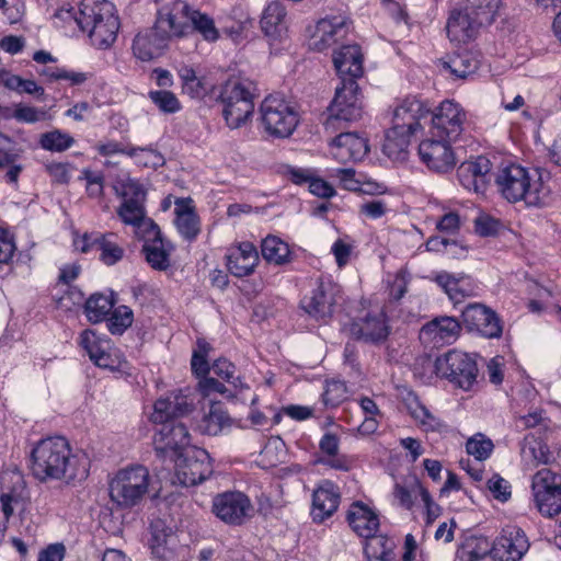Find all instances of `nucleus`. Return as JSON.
Wrapping results in <instances>:
<instances>
[{"label": "nucleus", "instance_id": "f257e3e1", "mask_svg": "<svg viewBox=\"0 0 561 561\" xmlns=\"http://www.w3.org/2000/svg\"><path fill=\"white\" fill-rule=\"evenodd\" d=\"M88 458L73 453L62 436L41 439L31 453L32 474L41 482L51 480L67 484L84 480L89 474Z\"/></svg>", "mask_w": 561, "mask_h": 561}, {"label": "nucleus", "instance_id": "f03ea898", "mask_svg": "<svg viewBox=\"0 0 561 561\" xmlns=\"http://www.w3.org/2000/svg\"><path fill=\"white\" fill-rule=\"evenodd\" d=\"M55 18L65 23L73 21L88 33L92 45L98 48L110 47L115 42L119 30L115 7L107 0H82L78 10L72 7H62L55 13Z\"/></svg>", "mask_w": 561, "mask_h": 561}, {"label": "nucleus", "instance_id": "7ed1b4c3", "mask_svg": "<svg viewBox=\"0 0 561 561\" xmlns=\"http://www.w3.org/2000/svg\"><path fill=\"white\" fill-rule=\"evenodd\" d=\"M495 183L503 197L508 202L524 201L528 206L545 205L550 192L538 171L529 173L517 164L501 169L495 178Z\"/></svg>", "mask_w": 561, "mask_h": 561}, {"label": "nucleus", "instance_id": "20e7f679", "mask_svg": "<svg viewBox=\"0 0 561 561\" xmlns=\"http://www.w3.org/2000/svg\"><path fill=\"white\" fill-rule=\"evenodd\" d=\"M428 111L424 104L416 99H407L393 113V126L386 133L382 144V151L392 160H404L407 149L410 145V137L421 126Z\"/></svg>", "mask_w": 561, "mask_h": 561}, {"label": "nucleus", "instance_id": "39448f33", "mask_svg": "<svg viewBox=\"0 0 561 561\" xmlns=\"http://www.w3.org/2000/svg\"><path fill=\"white\" fill-rule=\"evenodd\" d=\"M150 485L149 470L130 466L118 470L108 484L110 497L118 507L127 510L141 504Z\"/></svg>", "mask_w": 561, "mask_h": 561}, {"label": "nucleus", "instance_id": "423d86ee", "mask_svg": "<svg viewBox=\"0 0 561 561\" xmlns=\"http://www.w3.org/2000/svg\"><path fill=\"white\" fill-rule=\"evenodd\" d=\"M363 105L357 81L343 78L335 89V95L328 106V116L323 123L327 131H336L343 124L355 122L362 117Z\"/></svg>", "mask_w": 561, "mask_h": 561}, {"label": "nucleus", "instance_id": "0eeeda50", "mask_svg": "<svg viewBox=\"0 0 561 561\" xmlns=\"http://www.w3.org/2000/svg\"><path fill=\"white\" fill-rule=\"evenodd\" d=\"M260 112L265 130L276 137L290 136L299 122L295 106L280 94L266 96Z\"/></svg>", "mask_w": 561, "mask_h": 561}, {"label": "nucleus", "instance_id": "6e6552de", "mask_svg": "<svg viewBox=\"0 0 561 561\" xmlns=\"http://www.w3.org/2000/svg\"><path fill=\"white\" fill-rule=\"evenodd\" d=\"M222 115L230 128L241 127L253 114V94L250 83L239 80L228 81L221 90Z\"/></svg>", "mask_w": 561, "mask_h": 561}, {"label": "nucleus", "instance_id": "1a4fd4ad", "mask_svg": "<svg viewBox=\"0 0 561 561\" xmlns=\"http://www.w3.org/2000/svg\"><path fill=\"white\" fill-rule=\"evenodd\" d=\"M435 373L463 390H470L477 382L478 366L469 354L451 350L435 360Z\"/></svg>", "mask_w": 561, "mask_h": 561}, {"label": "nucleus", "instance_id": "9d476101", "mask_svg": "<svg viewBox=\"0 0 561 561\" xmlns=\"http://www.w3.org/2000/svg\"><path fill=\"white\" fill-rule=\"evenodd\" d=\"M114 191L123 199L117 208V216L125 225L136 227L147 218L145 207L147 193L137 180L130 178L118 180Z\"/></svg>", "mask_w": 561, "mask_h": 561}, {"label": "nucleus", "instance_id": "9b49d317", "mask_svg": "<svg viewBox=\"0 0 561 561\" xmlns=\"http://www.w3.org/2000/svg\"><path fill=\"white\" fill-rule=\"evenodd\" d=\"M213 471L209 454L202 448H190L175 461L173 483L194 486L207 480Z\"/></svg>", "mask_w": 561, "mask_h": 561}, {"label": "nucleus", "instance_id": "f8f14e48", "mask_svg": "<svg viewBox=\"0 0 561 561\" xmlns=\"http://www.w3.org/2000/svg\"><path fill=\"white\" fill-rule=\"evenodd\" d=\"M533 492L539 512L548 517L561 512V476L550 469L539 470L533 478Z\"/></svg>", "mask_w": 561, "mask_h": 561}, {"label": "nucleus", "instance_id": "ddd939ff", "mask_svg": "<svg viewBox=\"0 0 561 561\" xmlns=\"http://www.w3.org/2000/svg\"><path fill=\"white\" fill-rule=\"evenodd\" d=\"M345 330L356 341L380 345L389 336L391 328L382 310L367 311L350 322Z\"/></svg>", "mask_w": 561, "mask_h": 561}, {"label": "nucleus", "instance_id": "4468645a", "mask_svg": "<svg viewBox=\"0 0 561 561\" xmlns=\"http://www.w3.org/2000/svg\"><path fill=\"white\" fill-rule=\"evenodd\" d=\"M428 114L423 118L431 116L433 137L446 139V141H456L463 130L466 122V113L458 103L446 100L440 103L437 111Z\"/></svg>", "mask_w": 561, "mask_h": 561}, {"label": "nucleus", "instance_id": "2eb2a0df", "mask_svg": "<svg viewBox=\"0 0 561 561\" xmlns=\"http://www.w3.org/2000/svg\"><path fill=\"white\" fill-rule=\"evenodd\" d=\"M192 9L181 0L164 3L157 13V30L169 39H186Z\"/></svg>", "mask_w": 561, "mask_h": 561}, {"label": "nucleus", "instance_id": "dca6fc26", "mask_svg": "<svg viewBox=\"0 0 561 561\" xmlns=\"http://www.w3.org/2000/svg\"><path fill=\"white\" fill-rule=\"evenodd\" d=\"M348 33V19L345 15H327L320 19L309 38L312 50L323 51L332 47Z\"/></svg>", "mask_w": 561, "mask_h": 561}, {"label": "nucleus", "instance_id": "f3484780", "mask_svg": "<svg viewBox=\"0 0 561 561\" xmlns=\"http://www.w3.org/2000/svg\"><path fill=\"white\" fill-rule=\"evenodd\" d=\"M252 505L248 496L241 492H225L213 501V512L229 525H241L249 516Z\"/></svg>", "mask_w": 561, "mask_h": 561}, {"label": "nucleus", "instance_id": "a211bd4d", "mask_svg": "<svg viewBox=\"0 0 561 561\" xmlns=\"http://www.w3.org/2000/svg\"><path fill=\"white\" fill-rule=\"evenodd\" d=\"M462 322L469 331L488 339L500 337L503 331L497 314L482 304H469L461 312Z\"/></svg>", "mask_w": 561, "mask_h": 561}, {"label": "nucleus", "instance_id": "6ab92c4d", "mask_svg": "<svg viewBox=\"0 0 561 561\" xmlns=\"http://www.w3.org/2000/svg\"><path fill=\"white\" fill-rule=\"evenodd\" d=\"M451 142L433 136L423 140L419 145L421 160L428 169L438 173H446L453 170L456 164V158L450 147Z\"/></svg>", "mask_w": 561, "mask_h": 561}, {"label": "nucleus", "instance_id": "aec40b11", "mask_svg": "<svg viewBox=\"0 0 561 561\" xmlns=\"http://www.w3.org/2000/svg\"><path fill=\"white\" fill-rule=\"evenodd\" d=\"M162 427L154 436V450L159 456L180 457L187 450L190 445V433L187 427L181 422L160 423Z\"/></svg>", "mask_w": 561, "mask_h": 561}, {"label": "nucleus", "instance_id": "412c9836", "mask_svg": "<svg viewBox=\"0 0 561 561\" xmlns=\"http://www.w3.org/2000/svg\"><path fill=\"white\" fill-rule=\"evenodd\" d=\"M529 542L520 528L503 529L491 547V557L495 561H519L528 551Z\"/></svg>", "mask_w": 561, "mask_h": 561}, {"label": "nucleus", "instance_id": "4be33fe9", "mask_svg": "<svg viewBox=\"0 0 561 561\" xmlns=\"http://www.w3.org/2000/svg\"><path fill=\"white\" fill-rule=\"evenodd\" d=\"M486 24L465 7L453 10L447 21L446 31L449 39L455 43H467L474 39L481 27Z\"/></svg>", "mask_w": 561, "mask_h": 561}, {"label": "nucleus", "instance_id": "5701e85b", "mask_svg": "<svg viewBox=\"0 0 561 561\" xmlns=\"http://www.w3.org/2000/svg\"><path fill=\"white\" fill-rule=\"evenodd\" d=\"M151 420L154 423L172 422V419L187 415L193 410V399L182 390L172 391L154 403Z\"/></svg>", "mask_w": 561, "mask_h": 561}, {"label": "nucleus", "instance_id": "b1692460", "mask_svg": "<svg viewBox=\"0 0 561 561\" xmlns=\"http://www.w3.org/2000/svg\"><path fill=\"white\" fill-rule=\"evenodd\" d=\"M337 289L331 283H320L310 296L301 300L304 310L317 320H325L333 313Z\"/></svg>", "mask_w": 561, "mask_h": 561}, {"label": "nucleus", "instance_id": "393cba45", "mask_svg": "<svg viewBox=\"0 0 561 561\" xmlns=\"http://www.w3.org/2000/svg\"><path fill=\"white\" fill-rule=\"evenodd\" d=\"M491 167L490 160L483 156L465 161L457 169L458 180L465 188L482 192L489 182Z\"/></svg>", "mask_w": 561, "mask_h": 561}, {"label": "nucleus", "instance_id": "a878e982", "mask_svg": "<svg viewBox=\"0 0 561 561\" xmlns=\"http://www.w3.org/2000/svg\"><path fill=\"white\" fill-rule=\"evenodd\" d=\"M352 530L362 538H369L379 530L378 514L360 501L353 502L346 513Z\"/></svg>", "mask_w": 561, "mask_h": 561}, {"label": "nucleus", "instance_id": "bb28decb", "mask_svg": "<svg viewBox=\"0 0 561 561\" xmlns=\"http://www.w3.org/2000/svg\"><path fill=\"white\" fill-rule=\"evenodd\" d=\"M437 66L454 79H467L477 72L480 59L477 53L463 49L440 58Z\"/></svg>", "mask_w": 561, "mask_h": 561}, {"label": "nucleus", "instance_id": "cd10ccee", "mask_svg": "<svg viewBox=\"0 0 561 561\" xmlns=\"http://www.w3.org/2000/svg\"><path fill=\"white\" fill-rule=\"evenodd\" d=\"M339 488L331 481L321 483L312 494L311 515L314 522L321 523L329 518L340 505Z\"/></svg>", "mask_w": 561, "mask_h": 561}, {"label": "nucleus", "instance_id": "c85d7f7f", "mask_svg": "<svg viewBox=\"0 0 561 561\" xmlns=\"http://www.w3.org/2000/svg\"><path fill=\"white\" fill-rule=\"evenodd\" d=\"M332 156L340 162L363 159L368 150L367 139L356 133H341L331 142Z\"/></svg>", "mask_w": 561, "mask_h": 561}, {"label": "nucleus", "instance_id": "c756f323", "mask_svg": "<svg viewBox=\"0 0 561 561\" xmlns=\"http://www.w3.org/2000/svg\"><path fill=\"white\" fill-rule=\"evenodd\" d=\"M169 37L157 30V25L140 32L136 35L133 44L134 55L144 61L151 60L161 55L162 50L167 48Z\"/></svg>", "mask_w": 561, "mask_h": 561}, {"label": "nucleus", "instance_id": "7c9ffc66", "mask_svg": "<svg viewBox=\"0 0 561 561\" xmlns=\"http://www.w3.org/2000/svg\"><path fill=\"white\" fill-rule=\"evenodd\" d=\"M259 263V253L251 242H241L227 255V268L236 277L249 276Z\"/></svg>", "mask_w": 561, "mask_h": 561}, {"label": "nucleus", "instance_id": "2f4dec72", "mask_svg": "<svg viewBox=\"0 0 561 561\" xmlns=\"http://www.w3.org/2000/svg\"><path fill=\"white\" fill-rule=\"evenodd\" d=\"M461 331L459 321L454 317H437L421 329V337L435 344L451 343Z\"/></svg>", "mask_w": 561, "mask_h": 561}, {"label": "nucleus", "instance_id": "473e14b6", "mask_svg": "<svg viewBox=\"0 0 561 561\" xmlns=\"http://www.w3.org/2000/svg\"><path fill=\"white\" fill-rule=\"evenodd\" d=\"M151 552L159 561H175V537L170 527L162 519L151 523Z\"/></svg>", "mask_w": 561, "mask_h": 561}, {"label": "nucleus", "instance_id": "72a5a7b5", "mask_svg": "<svg viewBox=\"0 0 561 561\" xmlns=\"http://www.w3.org/2000/svg\"><path fill=\"white\" fill-rule=\"evenodd\" d=\"M334 67L343 82V78L356 81L363 75V54L358 45H345L333 55Z\"/></svg>", "mask_w": 561, "mask_h": 561}, {"label": "nucleus", "instance_id": "f704fd0d", "mask_svg": "<svg viewBox=\"0 0 561 561\" xmlns=\"http://www.w3.org/2000/svg\"><path fill=\"white\" fill-rule=\"evenodd\" d=\"M197 35H201L204 41L213 43L219 38V31L209 15L198 10H192L186 37L188 41L187 53L196 49Z\"/></svg>", "mask_w": 561, "mask_h": 561}, {"label": "nucleus", "instance_id": "c9c22d12", "mask_svg": "<svg viewBox=\"0 0 561 561\" xmlns=\"http://www.w3.org/2000/svg\"><path fill=\"white\" fill-rule=\"evenodd\" d=\"M231 424L232 419L224 409L222 404L214 402L210 404L208 412H206L198 422L197 427L202 434L216 436L225 428H229Z\"/></svg>", "mask_w": 561, "mask_h": 561}, {"label": "nucleus", "instance_id": "e433bc0d", "mask_svg": "<svg viewBox=\"0 0 561 561\" xmlns=\"http://www.w3.org/2000/svg\"><path fill=\"white\" fill-rule=\"evenodd\" d=\"M286 11L280 2L273 1L265 8L260 24L264 34L277 38L286 30Z\"/></svg>", "mask_w": 561, "mask_h": 561}, {"label": "nucleus", "instance_id": "4c0bfd02", "mask_svg": "<svg viewBox=\"0 0 561 561\" xmlns=\"http://www.w3.org/2000/svg\"><path fill=\"white\" fill-rule=\"evenodd\" d=\"M435 280L455 305L472 294L469 279L465 275L456 277L447 272H442L436 275Z\"/></svg>", "mask_w": 561, "mask_h": 561}, {"label": "nucleus", "instance_id": "58836bf2", "mask_svg": "<svg viewBox=\"0 0 561 561\" xmlns=\"http://www.w3.org/2000/svg\"><path fill=\"white\" fill-rule=\"evenodd\" d=\"M262 256L268 263L285 265L293 261L289 245L275 236H267L261 244Z\"/></svg>", "mask_w": 561, "mask_h": 561}, {"label": "nucleus", "instance_id": "ea45409f", "mask_svg": "<svg viewBox=\"0 0 561 561\" xmlns=\"http://www.w3.org/2000/svg\"><path fill=\"white\" fill-rule=\"evenodd\" d=\"M410 415L420 424L426 432H447L448 426L440 419L433 415L419 399L413 396L411 402L408 403Z\"/></svg>", "mask_w": 561, "mask_h": 561}, {"label": "nucleus", "instance_id": "a19ab883", "mask_svg": "<svg viewBox=\"0 0 561 561\" xmlns=\"http://www.w3.org/2000/svg\"><path fill=\"white\" fill-rule=\"evenodd\" d=\"M173 249L172 243L167 240L158 243L154 241V243L142 245L146 261L157 271H165L170 267V255Z\"/></svg>", "mask_w": 561, "mask_h": 561}, {"label": "nucleus", "instance_id": "79ce46f5", "mask_svg": "<svg viewBox=\"0 0 561 561\" xmlns=\"http://www.w3.org/2000/svg\"><path fill=\"white\" fill-rule=\"evenodd\" d=\"M522 457L531 466L548 463L550 461V451L548 446L533 434L526 435L522 444Z\"/></svg>", "mask_w": 561, "mask_h": 561}, {"label": "nucleus", "instance_id": "37998d69", "mask_svg": "<svg viewBox=\"0 0 561 561\" xmlns=\"http://www.w3.org/2000/svg\"><path fill=\"white\" fill-rule=\"evenodd\" d=\"M115 239L116 236L114 233L101 234L94 238V242H98L100 260L108 266L119 262L125 253Z\"/></svg>", "mask_w": 561, "mask_h": 561}, {"label": "nucleus", "instance_id": "c03bdc74", "mask_svg": "<svg viewBox=\"0 0 561 561\" xmlns=\"http://www.w3.org/2000/svg\"><path fill=\"white\" fill-rule=\"evenodd\" d=\"M114 307V301L103 295L93 294L84 305V312L90 322L98 323L106 319Z\"/></svg>", "mask_w": 561, "mask_h": 561}, {"label": "nucleus", "instance_id": "a18cd8bd", "mask_svg": "<svg viewBox=\"0 0 561 561\" xmlns=\"http://www.w3.org/2000/svg\"><path fill=\"white\" fill-rule=\"evenodd\" d=\"M175 208V224L179 232L186 239L193 240L199 233V220L197 215L188 207L182 208L179 204Z\"/></svg>", "mask_w": 561, "mask_h": 561}, {"label": "nucleus", "instance_id": "49530a36", "mask_svg": "<svg viewBox=\"0 0 561 561\" xmlns=\"http://www.w3.org/2000/svg\"><path fill=\"white\" fill-rule=\"evenodd\" d=\"M502 4V0H466L469 12L490 25Z\"/></svg>", "mask_w": 561, "mask_h": 561}, {"label": "nucleus", "instance_id": "de8ad7c7", "mask_svg": "<svg viewBox=\"0 0 561 561\" xmlns=\"http://www.w3.org/2000/svg\"><path fill=\"white\" fill-rule=\"evenodd\" d=\"M38 142L45 150L62 152L75 144V139L69 134L55 129L42 134Z\"/></svg>", "mask_w": 561, "mask_h": 561}, {"label": "nucleus", "instance_id": "09e8293b", "mask_svg": "<svg viewBox=\"0 0 561 561\" xmlns=\"http://www.w3.org/2000/svg\"><path fill=\"white\" fill-rule=\"evenodd\" d=\"M133 323V311L127 306H119L114 309L107 318V329L112 334H122Z\"/></svg>", "mask_w": 561, "mask_h": 561}, {"label": "nucleus", "instance_id": "8fccbe9b", "mask_svg": "<svg viewBox=\"0 0 561 561\" xmlns=\"http://www.w3.org/2000/svg\"><path fill=\"white\" fill-rule=\"evenodd\" d=\"M494 445L490 438L483 434L478 433L469 438L466 443V450L469 455L473 456L477 460L482 461L490 457Z\"/></svg>", "mask_w": 561, "mask_h": 561}, {"label": "nucleus", "instance_id": "3c124183", "mask_svg": "<svg viewBox=\"0 0 561 561\" xmlns=\"http://www.w3.org/2000/svg\"><path fill=\"white\" fill-rule=\"evenodd\" d=\"M210 371H213L214 375L222 378L228 385H231L234 389H241L243 387L241 379L234 376V365L225 358L217 359L213 364Z\"/></svg>", "mask_w": 561, "mask_h": 561}, {"label": "nucleus", "instance_id": "603ef678", "mask_svg": "<svg viewBox=\"0 0 561 561\" xmlns=\"http://www.w3.org/2000/svg\"><path fill=\"white\" fill-rule=\"evenodd\" d=\"M198 388L204 397H209L213 393H220L226 398H233L237 390L231 385L226 386L214 377H204L198 382Z\"/></svg>", "mask_w": 561, "mask_h": 561}, {"label": "nucleus", "instance_id": "864d4df0", "mask_svg": "<svg viewBox=\"0 0 561 561\" xmlns=\"http://www.w3.org/2000/svg\"><path fill=\"white\" fill-rule=\"evenodd\" d=\"M10 116L20 123L34 124L37 122L45 121L47 117V113L45 110L36 108L34 106H28L20 103L14 106L12 114Z\"/></svg>", "mask_w": 561, "mask_h": 561}, {"label": "nucleus", "instance_id": "5fc2aeb1", "mask_svg": "<svg viewBox=\"0 0 561 561\" xmlns=\"http://www.w3.org/2000/svg\"><path fill=\"white\" fill-rule=\"evenodd\" d=\"M134 228L135 233L144 240V245L154 243V241H157V243L164 241L158 225L148 217Z\"/></svg>", "mask_w": 561, "mask_h": 561}, {"label": "nucleus", "instance_id": "6e6d98bb", "mask_svg": "<svg viewBox=\"0 0 561 561\" xmlns=\"http://www.w3.org/2000/svg\"><path fill=\"white\" fill-rule=\"evenodd\" d=\"M149 98L164 113H175L180 110L179 100L170 91H151Z\"/></svg>", "mask_w": 561, "mask_h": 561}, {"label": "nucleus", "instance_id": "4d7b16f0", "mask_svg": "<svg viewBox=\"0 0 561 561\" xmlns=\"http://www.w3.org/2000/svg\"><path fill=\"white\" fill-rule=\"evenodd\" d=\"M488 488L493 496L502 502L507 501L511 496V486L508 482L499 474H494L489 479Z\"/></svg>", "mask_w": 561, "mask_h": 561}, {"label": "nucleus", "instance_id": "13d9d810", "mask_svg": "<svg viewBox=\"0 0 561 561\" xmlns=\"http://www.w3.org/2000/svg\"><path fill=\"white\" fill-rule=\"evenodd\" d=\"M331 176L339 179L340 184L348 191L360 188V181L355 178V170L352 168L335 169Z\"/></svg>", "mask_w": 561, "mask_h": 561}, {"label": "nucleus", "instance_id": "bf43d9fd", "mask_svg": "<svg viewBox=\"0 0 561 561\" xmlns=\"http://www.w3.org/2000/svg\"><path fill=\"white\" fill-rule=\"evenodd\" d=\"M366 540L365 543V554L366 556H375L376 550L381 549H390L393 550L394 543L385 535H373L369 538H364Z\"/></svg>", "mask_w": 561, "mask_h": 561}, {"label": "nucleus", "instance_id": "052dcab7", "mask_svg": "<svg viewBox=\"0 0 561 561\" xmlns=\"http://www.w3.org/2000/svg\"><path fill=\"white\" fill-rule=\"evenodd\" d=\"M70 168L69 163L53 162L46 165V170L51 176L53 181L59 184H67L70 180Z\"/></svg>", "mask_w": 561, "mask_h": 561}, {"label": "nucleus", "instance_id": "680f3d73", "mask_svg": "<svg viewBox=\"0 0 561 561\" xmlns=\"http://www.w3.org/2000/svg\"><path fill=\"white\" fill-rule=\"evenodd\" d=\"M345 394V386L342 382L334 381L328 385L327 390L323 393V402L328 405H337Z\"/></svg>", "mask_w": 561, "mask_h": 561}, {"label": "nucleus", "instance_id": "e2e57ef3", "mask_svg": "<svg viewBox=\"0 0 561 561\" xmlns=\"http://www.w3.org/2000/svg\"><path fill=\"white\" fill-rule=\"evenodd\" d=\"M393 494L401 506H403L407 510H411L414 504L413 496L419 495V491L415 488V483L412 485L411 490L407 489L403 485L396 484Z\"/></svg>", "mask_w": 561, "mask_h": 561}, {"label": "nucleus", "instance_id": "0e129e2a", "mask_svg": "<svg viewBox=\"0 0 561 561\" xmlns=\"http://www.w3.org/2000/svg\"><path fill=\"white\" fill-rule=\"evenodd\" d=\"M15 244L9 232L0 230V263H9L14 254Z\"/></svg>", "mask_w": 561, "mask_h": 561}, {"label": "nucleus", "instance_id": "69168bd1", "mask_svg": "<svg viewBox=\"0 0 561 561\" xmlns=\"http://www.w3.org/2000/svg\"><path fill=\"white\" fill-rule=\"evenodd\" d=\"M459 227H460V218H459L458 214L453 213V211L445 214L437 221V225H436V228L440 232H446V233H455L456 231H458Z\"/></svg>", "mask_w": 561, "mask_h": 561}, {"label": "nucleus", "instance_id": "338daca9", "mask_svg": "<svg viewBox=\"0 0 561 561\" xmlns=\"http://www.w3.org/2000/svg\"><path fill=\"white\" fill-rule=\"evenodd\" d=\"M387 205L379 199H373L360 205L359 211L369 218L377 219L386 214Z\"/></svg>", "mask_w": 561, "mask_h": 561}, {"label": "nucleus", "instance_id": "774afa93", "mask_svg": "<svg viewBox=\"0 0 561 561\" xmlns=\"http://www.w3.org/2000/svg\"><path fill=\"white\" fill-rule=\"evenodd\" d=\"M64 557V545L53 543L39 552L37 561H62Z\"/></svg>", "mask_w": 561, "mask_h": 561}]
</instances>
